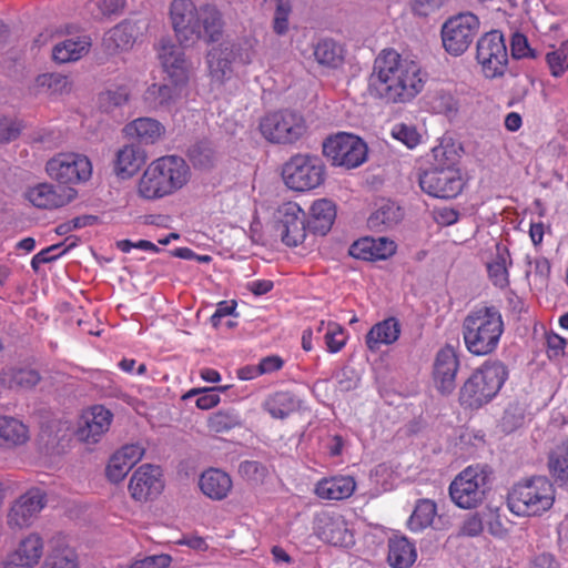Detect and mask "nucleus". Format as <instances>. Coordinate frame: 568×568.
I'll return each instance as SVG.
<instances>
[{"label":"nucleus","mask_w":568,"mask_h":568,"mask_svg":"<svg viewBox=\"0 0 568 568\" xmlns=\"http://www.w3.org/2000/svg\"><path fill=\"white\" fill-rule=\"evenodd\" d=\"M425 75L415 60L395 49H383L375 58L368 88L372 94L390 103L408 102L419 94Z\"/></svg>","instance_id":"nucleus-1"},{"label":"nucleus","mask_w":568,"mask_h":568,"mask_svg":"<svg viewBox=\"0 0 568 568\" xmlns=\"http://www.w3.org/2000/svg\"><path fill=\"white\" fill-rule=\"evenodd\" d=\"M169 19L182 48H193L201 40L217 42L223 36V14L215 4L196 6L193 0H172Z\"/></svg>","instance_id":"nucleus-2"},{"label":"nucleus","mask_w":568,"mask_h":568,"mask_svg":"<svg viewBox=\"0 0 568 568\" xmlns=\"http://www.w3.org/2000/svg\"><path fill=\"white\" fill-rule=\"evenodd\" d=\"M191 169L178 155H163L153 160L142 173L138 193L145 200H159L183 189L191 180Z\"/></svg>","instance_id":"nucleus-3"},{"label":"nucleus","mask_w":568,"mask_h":568,"mask_svg":"<svg viewBox=\"0 0 568 568\" xmlns=\"http://www.w3.org/2000/svg\"><path fill=\"white\" fill-rule=\"evenodd\" d=\"M504 331V320L496 306L484 305L474 308L465 316L462 324L465 347L475 356L494 353Z\"/></svg>","instance_id":"nucleus-4"},{"label":"nucleus","mask_w":568,"mask_h":568,"mask_svg":"<svg viewBox=\"0 0 568 568\" xmlns=\"http://www.w3.org/2000/svg\"><path fill=\"white\" fill-rule=\"evenodd\" d=\"M555 494V487L547 477L534 476L510 488L507 506L517 516H540L552 507Z\"/></svg>","instance_id":"nucleus-5"},{"label":"nucleus","mask_w":568,"mask_h":568,"mask_svg":"<svg viewBox=\"0 0 568 568\" xmlns=\"http://www.w3.org/2000/svg\"><path fill=\"white\" fill-rule=\"evenodd\" d=\"M507 376V368L501 362L484 363L462 386L460 404L468 408H479L488 404L499 393Z\"/></svg>","instance_id":"nucleus-6"},{"label":"nucleus","mask_w":568,"mask_h":568,"mask_svg":"<svg viewBox=\"0 0 568 568\" xmlns=\"http://www.w3.org/2000/svg\"><path fill=\"white\" fill-rule=\"evenodd\" d=\"M283 179L294 191L316 189L325 180V164L317 155L296 154L285 163Z\"/></svg>","instance_id":"nucleus-7"},{"label":"nucleus","mask_w":568,"mask_h":568,"mask_svg":"<svg viewBox=\"0 0 568 568\" xmlns=\"http://www.w3.org/2000/svg\"><path fill=\"white\" fill-rule=\"evenodd\" d=\"M260 131L272 143L293 144L306 134L307 125L301 114L283 110L264 115L260 121Z\"/></svg>","instance_id":"nucleus-8"},{"label":"nucleus","mask_w":568,"mask_h":568,"mask_svg":"<svg viewBox=\"0 0 568 568\" xmlns=\"http://www.w3.org/2000/svg\"><path fill=\"white\" fill-rule=\"evenodd\" d=\"M488 473L480 466H468L449 485L453 503L463 509L477 507L485 497Z\"/></svg>","instance_id":"nucleus-9"},{"label":"nucleus","mask_w":568,"mask_h":568,"mask_svg":"<svg viewBox=\"0 0 568 568\" xmlns=\"http://www.w3.org/2000/svg\"><path fill=\"white\" fill-rule=\"evenodd\" d=\"M323 153L335 166L355 169L367 159V145L357 135L341 132L323 143Z\"/></svg>","instance_id":"nucleus-10"},{"label":"nucleus","mask_w":568,"mask_h":568,"mask_svg":"<svg viewBox=\"0 0 568 568\" xmlns=\"http://www.w3.org/2000/svg\"><path fill=\"white\" fill-rule=\"evenodd\" d=\"M476 59L486 78L495 79L505 74L508 52L500 31H490L478 40Z\"/></svg>","instance_id":"nucleus-11"},{"label":"nucleus","mask_w":568,"mask_h":568,"mask_svg":"<svg viewBox=\"0 0 568 568\" xmlns=\"http://www.w3.org/2000/svg\"><path fill=\"white\" fill-rule=\"evenodd\" d=\"M478 30L479 20L470 12L448 19L442 28V41L445 50L452 55H462L471 44Z\"/></svg>","instance_id":"nucleus-12"},{"label":"nucleus","mask_w":568,"mask_h":568,"mask_svg":"<svg viewBox=\"0 0 568 568\" xmlns=\"http://www.w3.org/2000/svg\"><path fill=\"white\" fill-rule=\"evenodd\" d=\"M47 174L60 184H75L90 179L92 165L90 160L79 153H59L45 164Z\"/></svg>","instance_id":"nucleus-13"},{"label":"nucleus","mask_w":568,"mask_h":568,"mask_svg":"<svg viewBox=\"0 0 568 568\" xmlns=\"http://www.w3.org/2000/svg\"><path fill=\"white\" fill-rule=\"evenodd\" d=\"M45 505V493L40 488H30L11 503L6 517L7 526L12 531L31 527Z\"/></svg>","instance_id":"nucleus-14"},{"label":"nucleus","mask_w":568,"mask_h":568,"mask_svg":"<svg viewBox=\"0 0 568 568\" xmlns=\"http://www.w3.org/2000/svg\"><path fill=\"white\" fill-rule=\"evenodd\" d=\"M183 49L169 37L161 38L155 44L156 57L170 82L187 87L193 67Z\"/></svg>","instance_id":"nucleus-15"},{"label":"nucleus","mask_w":568,"mask_h":568,"mask_svg":"<svg viewBox=\"0 0 568 568\" xmlns=\"http://www.w3.org/2000/svg\"><path fill=\"white\" fill-rule=\"evenodd\" d=\"M275 230L282 242L290 247L302 244L307 235L306 213L295 202H285L276 211Z\"/></svg>","instance_id":"nucleus-16"},{"label":"nucleus","mask_w":568,"mask_h":568,"mask_svg":"<svg viewBox=\"0 0 568 568\" xmlns=\"http://www.w3.org/2000/svg\"><path fill=\"white\" fill-rule=\"evenodd\" d=\"M148 20L142 18L125 19L109 29L102 39V47L109 54L129 52L148 30Z\"/></svg>","instance_id":"nucleus-17"},{"label":"nucleus","mask_w":568,"mask_h":568,"mask_svg":"<svg viewBox=\"0 0 568 568\" xmlns=\"http://www.w3.org/2000/svg\"><path fill=\"white\" fill-rule=\"evenodd\" d=\"M420 189L430 196L453 199L463 189V181L458 169H428L419 175Z\"/></svg>","instance_id":"nucleus-18"},{"label":"nucleus","mask_w":568,"mask_h":568,"mask_svg":"<svg viewBox=\"0 0 568 568\" xmlns=\"http://www.w3.org/2000/svg\"><path fill=\"white\" fill-rule=\"evenodd\" d=\"M77 195L72 187L54 185L49 182L28 186L23 197L34 207L54 210L69 204Z\"/></svg>","instance_id":"nucleus-19"},{"label":"nucleus","mask_w":568,"mask_h":568,"mask_svg":"<svg viewBox=\"0 0 568 568\" xmlns=\"http://www.w3.org/2000/svg\"><path fill=\"white\" fill-rule=\"evenodd\" d=\"M233 50L227 43H220L210 49L205 55V64L212 90L221 91L234 79L232 67Z\"/></svg>","instance_id":"nucleus-20"},{"label":"nucleus","mask_w":568,"mask_h":568,"mask_svg":"<svg viewBox=\"0 0 568 568\" xmlns=\"http://www.w3.org/2000/svg\"><path fill=\"white\" fill-rule=\"evenodd\" d=\"M113 414L102 405L84 410L78 422L75 435L82 443L94 445L110 429Z\"/></svg>","instance_id":"nucleus-21"},{"label":"nucleus","mask_w":568,"mask_h":568,"mask_svg":"<svg viewBox=\"0 0 568 568\" xmlns=\"http://www.w3.org/2000/svg\"><path fill=\"white\" fill-rule=\"evenodd\" d=\"M164 487L162 473L159 467L150 464L140 466L129 483L131 497L138 501H145L161 494Z\"/></svg>","instance_id":"nucleus-22"},{"label":"nucleus","mask_w":568,"mask_h":568,"mask_svg":"<svg viewBox=\"0 0 568 568\" xmlns=\"http://www.w3.org/2000/svg\"><path fill=\"white\" fill-rule=\"evenodd\" d=\"M315 534L317 537L333 546L348 547L353 545V534L342 515L321 513L315 519Z\"/></svg>","instance_id":"nucleus-23"},{"label":"nucleus","mask_w":568,"mask_h":568,"mask_svg":"<svg viewBox=\"0 0 568 568\" xmlns=\"http://www.w3.org/2000/svg\"><path fill=\"white\" fill-rule=\"evenodd\" d=\"M459 361L454 347L447 345L438 351L434 362V382L442 394H450L456 386Z\"/></svg>","instance_id":"nucleus-24"},{"label":"nucleus","mask_w":568,"mask_h":568,"mask_svg":"<svg viewBox=\"0 0 568 568\" xmlns=\"http://www.w3.org/2000/svg\"><path fill=\"white\" fill-rule=\"evenodd\" d=\"M143 455L144 448L141 445H124L111 456L105 469L106 477L113 483L123 480Z\"/></svg>","instance_id":"nucleus-25"},{"label":"nucleus","mask_w":568,"mask_h":568,"mask_svg":"<svg viewBox=\"0 0 568 568\" xmlns=\"http://www.w3.org/2000/svg\"><path fill=\"white\" fill-rule=\"evenodd\" d=\"M356 489L354 477L336 475L320 479L314 488L315 495L323 500L339 501L349 498Z\"/></svg>","instance_id":"nucleus-26"},{"label":"nucleus","mask_w":568,"mask_h":568,"mask_svg":"<svg viewBox=\"0 0 568 568\" xmlns=\"http://www.w3.org/2000/svg\"><path fill=\"white\" fill-rule=\"evenodd\" d=\"M187 95V87L179 83L150 85L145 93V102L153 109L171 110Z\"/></svg>","instance_id":"nucleus-27"},{"label":"nucleus","mask_w":568,"mask_h":568,"mask_svg":"<svg viewBox=\"0 0 568 568\" xmlns=\"http://www.w3.org/2000/svg\"><path fill=\"white\" fill-rule=\"evenodd\" d=\"M396 251L393 241L386 237H363L357 240L349 247V254L358 260L376 261L386 260Z\"/></svg>","instance_id":"nucleus-28"},{"label":"nucleus","mask_w":568,"mask_h":568,"mask_svg":"<svg viewBox=\"0 0 568 568\" xmlns=\"http://www.w3.org/2000/svg\"><path fill=\"white\" fill-rule=\"evenodd\" d=\"M123 132L126 136L135 139L141 144L154 145L165 136V126L156 119L143 116L129 122Z\"/></svg>","instance_id":"nucleus-29"},{"label":"nucleus","mask_w":568,"mask_h":568,"mask_svg":"<svg viewBox=\"0 0 568 568\" xmlns=\"http://www.w3.org/2000/svg\"><path fill=\"white\" fill-rule=\"evenodd\" d=\"M400 332L402 326L397 318H385L371 327L365 336V344L371 352L376 353L382 346L397 342Z\"/></svg>","instance_id":"nucleus-30"},{"label":"nucleus","mask_w":568,"mask_h":568,"mask_svg":"<svg viewBox=\"0 0 568 568\" xmlns=\"http://www.w3.org/2000/svg\"><path fill=\"white\" fill-rule=\"evenodd\" d=\"M199 486L206 497L213 500H222L230 494L233 481L224 470L209 468L200 476Z\"/></svg>","instance_id":"nucleus-31"},{"label":"nucleus","mask_w":568,"mask_h":568,"mask_svg":"<svg viewBox=\"0 0 568 568\" xmlns=\"http://www.w3.org/2000/svg\"><path fill=\"white\" fill-rule=\"evenodd\" d=\"M91 45V38L87 34L68 38L53 47L52 58L58 63L77 61L89 52Z\"/></svg>","instance_id":"nucleus-32"},{"label":"nucleus","mask_w":568,"mask_h":568,"mask_svg":"<svg viewBox=\"0 0 568 568\" xmlns=\"http://www.w3.org/2000/svg\"><path fill=\"white\" fill-rule=\"evenodd\" d=\"M145 160L143 150L136 145L126 144L116 152L114 172L121 178H131L141 169Z\"/></svg>","instance_id":"nucleus-33"},{"label":"nucleus","mask_w":568,"mask_h":568,"mask_svg":"<svg viewBox=\"0 0 568 568\" xmlns=\"http://www.w3.org/2000/svg\"><path fill=\"white\" fill-rule=\"evenodd\" d=\"M416 558L415 545L406 537L394 536L389 539L387 560L393 568H409Z\"/></svg>","instance_id":"nucleus-34"},{"label":"nucleus","mask_w":568,"mask_h":568,"mask_svg":"<svg viewBox=\"0 0 568 568\" xmlns=\"http://www.w3.org/2000/svg\"><path fill=\"white\" fill-rule=\"evenodd\" d=\"M301 400L290 392H275L266 397L263 408L276 419H284L298 410Z\"/></svg>","instance_id":"nucleus-35"},{"label":"nucleus","mask_w":568,"mask_h":568,"mask_svg":"<svg viewBox=\"0 0 568 568\" xmlns=\"http://www.w3.org/2000/svg\"><path fill=\"white\" fill-rule=\"evenodd\" d=\"M336 217L335 205L326 199L317 200L311 206L310 229L322 235L326 234L332 227Z\"/></svg>","instance_id":"nucleus-36"},{"label":"nucleus","mask_w":568,"mask_h":568,"mask_svg":"<svg viewBox=\"0 0 568 568\" xmlns=\"http://www.w3.org/2000/svg\"><path fill=\"white\" fill-rule=\"evenodd\" d=\"M29 440L28 427L17 418L0 416V445L14 447Z\"/></svg>","instance_id":"nucleus-37"},{"label":"nucleus","mask_w":568,"mask_h":568,"mask_svg":"<svg viewBox=\"0 0 568 568\" xmlns=\"http://www.w3.org/2000/svg\"><path fill=\"white\" fill-rule=\"evenodd\" d=\"M403 219L400 207L392 201H383L368 219V226L384 231L398 224Z\"/></svg>","instance_id":"nucleus-38"},{"label":"nucleus","mask_w":568,"mask_h":568,"mask_svg":"<svg viewBox=\"0 0 568 568\" xmlns=\"http://www.w3.org/2000/svg\"><path fill=\"white\" fill-rule=\"evenodd\" d=\"M40 381V375L32 368H6L0 373V384L8 388L29 389Z\"/></svg>","instance_id":"nucleus-39"},{"label":"nucleus","mask_w":568,"mask_h":568,"mask_svg":"<svg viewBox=\"0 0 568 568\" xmlns=\"http://www.w3.org/2000/svg\"><path fill=\"white\" fill-rule=\"evenodd\" d=\"M314 58L320 65L336 69L343 64V48L331 39L318 41L314 45Z\"/></svg>","instance_id":"nucleus-40"},{"label":"nucleus","mask_w":568,"mask_h":568,"mask_svg":"<svg viewBox=\"0 0 568 568\" xmlns=\"http://www.w3.org/2000/svg\"><path fill=\"white\" fill-rule=\"evenodd\" d=\"M548 468L558 485L568 490V442L551 450L548 457Z\"/></svg>","instance_id":"nucleus-41"},{"label":"nucleus","mask_w":568,"mask_h":568,"mask_svg":"<svg viewBox=\"0 0 568 568\" xmlns=\"http://www.w3.org/2000/svg\"><path fill=\"white\" fill-rule=\"evenodd\" d=\"M33 90L37 94H63L71 90V82L61 73H42L36 78Z\"/></svg>","instance_id":"nucleus-42"},{"label":"nucleus","mask_w":568,"mask_h":568,"mask_svg":"<svg viewBox=\"0 0 568 568\" xmlns=\"http://www.w3.org/2000/svg\"><path fill=\"white\" fill-rule=\"evenodd\" d=\"M125 4L126 0H89L83 7L82 16L94 20L118 16L122 13Z\"/></svg>","instance_id":"nucleus-43"},{"label":"nucleus","mask_w":568,"mask_h":568,"mask_svg":"<svg viewBox=\"0 0 568 568\" xmlns=\"http://www.w3.org/2000/svg\"><path fill=\"white\" fill-rule=\"evenodd\" d=\"M13 550L38 566L44 552V540L39 532H29L20 539Z\"/></svg>","instance_id":"nucleus-44"},{"label":"nucleus","mask_w":568,"mask_h":568,"mask_svg":"<svg viewBox=\"0 0 568 568\" xmlns=\"http://www.w3.org/2000/svg\"><path fill=\"white\" fill-rule=\"evenodd\" d=\"M435 516L436 504L429 499H422L409 517L408 527L413 531H420L433 524Z\"/></svg>","instance_id":"nucleus-45"},{"label":"nucleus","mask_w":568,"mask_h":568,"mask_svg":"<svg viewBox=\"0 0 568 568\" xmlns=\"http://www.w3.org/2000/svg\"><path fill=\"white\" fill-rule=\"evenodd\" d=\"M293 11L292 0H274L272 30L276 36H286L290 31V18Z\"/></svg>","instance_id":"nucleus-46"},{"label":"nucleus","mask_w":568,"mask_h":568,"mask_svg":"<svg viewBox=\"0 0 568 568\" xmlns=\"http://www.w3.org/2000/svg\"><path fill=\"white\" fill-rule=\"evenodd\" d=\"M130 99V89L128 85H119L101 92L98 97L100 109L111 112L115 108H120L128 103Z\"/></svg>","instance_id":"nucleus-47"},{"label":"nucleus","mask_w":568,"mask_h":568,"mask_svg":"<svg viewBox=\"0 0 568 568\" xmlns=\"http://www.w3.org/2000/svg\"><path fill=\"white\" fill-rule=\"evenodd\" d=\"M240 425L239 415L233 409L217 410L207 418V427L211 433H226Z\"/></svg>","instance_id":"nucleus-48"},{"label":"nucleus","mask_w":568,"mask_h":568,"mask_svg":"<svg viewBox=\"0 0 568 568\" xmlns=\"http://www.w3.org/2000/svg\"><path fill=\"white\" fill-rule=\"evenodd\" d=\"M189 158L196 168H210L216 159V152L210 141H199L189 150Z\"/></svg>","instance_id":"nucleus-49"},{"label":"nucleus","mask_w":568,"mask_h":568,"mask_svg":"<svg viewBox=\"0 0 568 568\" xmlns=\"http://www.w3.org/2000/svg\"><path fill=\"white\" fill-rule=\"evenodd\" d=\"M546 62L549 67L551 75L559 78L568 70V40L547 52Z\"/></svg>","instance_id":"nucleus-50"},{"label":"nucleus","mask_w":568,"mask_h":568,"mask_svg":"<svg viewBox=\"0 0 568 568\" xmlns=\"http://www.w3.org/2000/svg\"><path fill=\"white\" fill-rule=\"evenodd\" d=\"M348 339L347 332L337 323L328 322L324 341L329 353H338L346 345Z\"/></svg>","instance_id":"nucleus-51"},{"label":"nucleus","mask_w":568,"mask_h":568,"mask_svg":"<svg viewBox=\"0 0 568 568\" xmlns=\"http://www.w3.org/2000/svg\"><path fill=\"white\" fill-rule=\"evenodd\" d=\"M433 163L430 169H457V155L454 145L439 144L432 149Z\"/></svg>","instance_id":"nucleus-52"},{"label":"nucleus","mask_w":568,"mask_h":568,"mask_svg":"<svg viewBox=\"0 0 568 568\" xmlns=\"http://www.w3.org/2000/svg\"><path fill=\"white\" fill-rule=\"evenodd\" d=\"M390 135L408 149H413L418 145L422 138L414 125L406 123H395L392 126Z\"/></svg>","instance_id":"nucleus-53"},{"label":"nucleus","mask_w":568,"mask_h":568,"mask_svg":"<svg viewBox=\"0 0 568 568\" xmlns=\"http://www.w3.org/2000/svg\"><path fill=\"white\" fill-rule=\"evenodd\" d=\"M507 252L498 253L497 257L488 264V274L493 283L498 287H506L509 283L507 268Z\"/></svg>","instance_id":"nucleus-54"},{"label":"nucleus","mask_w":568,"mask_h":568,"mask_svg":"<svg viewBox=\"0 0 568 568\" xmlns=\"http://www.w3.org/2000/svg\"><path fill=\"white\" fill-rule=\"evenodd\" d=\"M551 266L546 257H536L529 262L528 276H532L536 286L544 287L547 285Z\"/></svg>","instance_id":"nucleus-55"},{"label":"nucleus","mask_w":568,"mask_h":568,"mask_svg":"<svg viewBox=\"0 0 568 568\" xmlns=\"http://www.w3.org/2000/svg\"><path fill=\"white\" fill-rule=\"evenodd\" d=\"M41 568H79L75 555L68 549L50 554Z\"/></svg>","instance_id":"nucleus-56"},{"label":"nucleus","mask_w":568,"mask_h":568,"mask_svg":"<svg viewBox=\"0 0 568 568\" xmlns=\"http://www.w3.org/2000/svg\"><path fill=\"white\" fill-rule=\"evenodd\" d=\"M227 388L229 386L204 387L202 395L199 396L195 402L196 407L202 410H207L217 406L221 402L217 392H225Z\"/></svg>","instance_id":"nucleus-57"},{"label":"nucleus","mask_w":568,"mask_h":568,"mask_svg":"<svg viewBox=\"0 0 568 568\" xmlns=\"http://www.w3.org/2000/svg\"><path fill=\"white\" fill-rule=\"evenodd\" d=\"M22 125L19 121L0 116V143H9L16 140L21 133Z\"/></svg>","instance_id":"nucleus-58"},{"label":"nucleus","mask_w":568,"mask_h":568,"mask_svg":"<svg viewBox=\"0 0 568 568\" xmlns=\"http://www.w3.org/2000/svg\"><path fill=\"white\" fill-rule=\"evenodd\" d=\"M484 530V519L478 514H469L462 523L458 535L467 537L479 536Z\"/></svg>","instance_id":"nucleus-59"},{"label":"nucleus","mask_w":568,"mask_h":568,"mask_svg":"<svg viewBox=\"0 0 568 568\" xmlns=\"http://www.w3.org/2000/svg\"><path fill=\"white\" fill-rule=\"evenodd\" d=\"M510 49L515 59L536 58L535 50L530 48L527 38L521 33H514Z\"/></svg>","instance_id":"nucleus-60"},{"label":"nucleus","mask_w":568,"mask_h":568,"mask_svg":"<svg viewBox=\"0 0 568 568\" xmlns=\"http://www.w3.org/2000/svg\"><path fill=\"white\" fill-rule=\"evenodd\" d=\"M63 253L64 251L61 250V244L51 245L47 248H43L32 257L31 266L34 271H38L40 265L57 260Z\"/></svg>","instance_id":"nucleus-61"},{"label":"nucleus","mask_w":568,"mask_h":568,"mask_svg":"<svg viewBox=\"0 0 568 568\" xmlns=\"http://www.w3.org/2000/svg\"><path fill=\"white\" fill-rule=\"evenodd\" d=\"M240 474L248 480H261L265 474L266 468L256 460H245L240 464Z\"/></svg>","instance_id":"nucleus-62"},{"label":"nucleus","mask_w":568,"mask_h":568,"mask_svg":"<svg viewBox=\"0 0 568 568\" xmlns=\"http://www.w3.org/2000/svg\"><path fill=\"white\" fill-rule=\"evenodd\" d=\"M171 564L169 555H154L136 560L129 568H166Z\"/></svg>","instance_id":"nucleus-63"},{"label":"nucleus","mask_w":568,"mask_h":568,"mask_svg":"<svg viewBox=\"0 0 568 568\" xmlns=\"http://www.w3.org/2000/svg\"><path fill=\"white\" fill-rule=\"evenodd\" d=\"M37 566L19 555L17 551H10L2 560L1 568H36Z\"/></svg>","instance_id":"nucleus-64"}]
</instances>
